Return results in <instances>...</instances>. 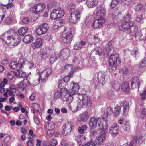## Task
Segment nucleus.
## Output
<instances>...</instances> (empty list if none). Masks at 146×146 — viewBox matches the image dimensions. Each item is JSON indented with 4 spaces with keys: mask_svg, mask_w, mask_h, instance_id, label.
I'll use <instances>...</instances> for the list:
<instances>
[{
    "mask_svg": "<svg viewBox=\"0 0 146 146\" xmlns=\"http://www.w3.org/2000/svg\"><path fill=\"white\" fill-rule=\"evenodd\" d=\"M77 98V106L73 102L68 103V106L72 111H75L81 108H86L91 106L92 103L90 99L85 94L80 95Z\"/></svg>",
    "mask_w": 146,
    "mask_h": 146,
    "instance_id": "nucleus-1",
    "label": "nucleus"
},
{
    "mask_svg": "<svg viewBox=\"0 0 146 146\" xmlns=\"http://www.w3.org/2000/svg\"><path fill=\"white\" fill-rule=\"evenodd\" d=\"M3 41L7 44L11 46L17 45L21 42L20 38L18 35L13 30H8L1 36Z\"/></svg>",
    "mask_w": 146,
    "mask_h": 146,
    "instance_id": "nucleus-2",
    "label": "nucleus"
},
{
    "mask_svg": "<svg viewBox=\"0 0 146 146\" xmlns=\"http://www.w3.org/2000/svg\"><path fill=\"white\" fill-rule=\"evenodd\" d=\"M106 120L103 117L96 118L95 117H92L90 119L89 125L91 128L98 127L99 129H101L104 127V125L106 124Z\"/></svg>",
    "mask_w": 146,
    "mask_h": 146,
    "instance_id": "nucleus-3",
    "label": "nucleus"
},
{
    "mask_svg": "<svg viewBox=\"0 0 146 146\" xmlns=\"http://www.w3.org/2000/svg\"><path fill=\"white\" fill-rule=\"evenodd\" d=\"M62 36L63 41L66 44L70 43L73 35L71 33V28L68 27H65L64 29V31L62 34Z\"/></svg>",
    "mask_w": 146,
    "mask_h": 146,
    "instance_id": "nucleus-4",
    "label": "nucleus"
},
{
    "mask_svg": "<svg viewBox=\"0 0 146 146\" xmlns=\"http://www.w3.org/2000/svg\"><path fill=\"white\" fill-rule=\"evenodd\" d=\"M74 128V124L71 121H68L62 127V134L64 136L69 135Z\"/></svg>",
    "mask_w": 146,
    "mask_h": 146,
    "instance_id": "nucleus-5",
    "label": "nucleus"
},
{
    "mask_svg": "<svg viewBox=\"0 0 146 146\" xmlns=\"http://www.w3.org/2000/svg\"><path fill=\"white\" fill-rule=\"evenodd\" d=\"M64 10L60 8L54 9L52 11L50 17L52 20L59 18L64 15Z\"/></svg>",
    "mask_w": 146,
    "mask_h": 146,
    "instance_id": "nucleus-6",
    "label": "nucleus"
},
{
    "mask_svg": "<svg viewBox=\"0 0 146 146\" xmlns=\"http://www.w3.org/2000/svg\"><path fill=\"white\" fill-rule=\"evenodd\" d=\"M112 51V49L109 48L107 50V52H108L109 54H111V52ZM109 62L110 64H114V65H119L120 63V61L119 54H115L114 55L111 54Z\"/></svg>",
    "mask_w": 146,
    "mask_h": 146,
    "instance_id": "nucleus-7",
    "label": "nucleus"
},
{
    "mask_svg": "<svg viewBox=\"0 0 146 146\" xmlns=\"http://www.w3.org/2000/svg\"><path fill=\"white\" fill-rule=\"evenodd\" d=\"M52 72V70L50 68H48L41 72L39 74V78L38 80L37 84L39 83L40 79L42 81L45 82Z\"/></svg>",
    "mask_w": 146,
    "mask_h": 146,
    "instance_id": "nucleus-8",
    "label": "nucleus"
},
{
    "mask_svg": "<svg viewBox=\"0 0 146 146\" xmlns=\"http://www.w3.org/2000/svg\"><path fill=\"white\" fill-rule=\"evenodd\" d=\"M80 11H73L69 17V21L70 23L76 24L80 20Z\"/></svg>",
    "mask_w": 146,
    "mask_h": 146,
    "instance_id": "nucleus-9",
    "label": "nucleus"
},
{
    "mask_svg": "<svg viewBox=\"0 0 146 146\" xmlns=\"http://www.w3.org/2000/svg\"><path fill=\"white\" fill-rule=\"evenodd\" d=\"M106 10L104 7L100 6L97 7L96 13V18L105 19L104 16Z\"/></svg>",
    "mask_w": 146,
    "mask_h": 146,
    "instance_id": "nucleus-10",
    "label": "nucleus"
},
{
    "mask_svg": "<svg viewBox=\"0 0 146 146\" xmlns=\"http://www.w3.org/2000/svg\"><path fill=\"white\" fill-rule=\"evenodd\" d=\"M48 26L47 24L43 23L40 25L36 29V32L37 35H41L46 33L48 29Z\"/></svg>",
    "mask_w": 146,
    "mask_h": 146,
    "instance_id": "nucleus-11",
    "label": "nucleus"
},
{
    "mask_svg": "<svg viewBox=\"0 0 146 146\" xmlns=\"http://www.w3.org/2000/svg\"><path fill=\"white\" fill-rule=\"evenodd\" d=\"M119 132V127L117 123H115L112 124L109 128V133L113 136H116Z\"/></svg>",
    "mask_w": 146,
    "mask_h": 146,
    "instance_id": "nucleus-12",
    "label": "nucleus"
},
{
    "mask_svg": "<svg viewBox=\"0 0 146 146\" xmlns=\"http://www.w3.org/2000/svg\"><path fill=\"white\" fill-rule=\"evenodd\" d=\"M67 93V89L66 88H62L57 91L54 94V98L55 100L60 98V97L64 98Z\"/></svg>",
    "mask_w": 146,
    "mask_h": 146,
    "instance_id": "nucleus-13",
    "label": "nucleus"
},
{
    "mask_svg": "<svg viewBox=\"0 0 146 146\" xmlns=\"http://www.w3.org/2000/svg\"><path fill=\"white\" fill-rule=\"evenodd\" d=\"M45 7V5L43 3H38L33 7V12L35 13H38L41 12Z\"/></svg>",
    "mask_w": 146,
    "mask_h": 146,
    "instance_id": "nucleus-14",
    "label": "nucleus"
},
{
    "mask_svg": "<svg viewBox=\"0 0 146 146\" xmlns=\"http://www.w3.org/2000/svg\"><path fill=\"white\" fill-rule=\"evenodd\" d=\"M134 24V23L132 21H126L121 25L119 29L124 31H129L130 27Z\"/></svg>",
    "mask_w": 146,
    "mask_h": 146,
    "instance_id": "nucleus-15",
    "label": "nucleus"
},
{
    "mask_svg": "<svg viewBox=\"0 0 146 146\" xmlns=\"http://www.w3.org/2000/svg\"><path fill=\"white\" fill-rule=\"evenodd\" d=\"M48 58V55L46 52L40 51L38 52L37 56L35 59L38 62H40L43 60H45Z\"/></svg>",
    "mask_w": 146,
    "mask_h": 146,
    "instance_id": "nucleus-16",
    "label": "nucleus"
},
{
    "mask_svg": "<svg viewBox=\"0 0 146 146\" xmlns=\"http://www.w3.org/2000/svg\"><path fill=\"white\" fill-rule=\"evenodd\" d=\"M105 19H96L94 21L92 25L93 27L95 29H98L102 27L103 24L105 22Z\"/></svg>",
    "mask_w": 146,
    "mask_h": 146,
    "instance_id": "nucleus-17",
    "label": "nucleus"
},
{
    "mask_svg": "<svg viewBox=\"0 0 146 146\" xmlns=\"http://www.w3.org/2000/svg\"><path fill=\"white\" fill-rule=\"evenodd\" d=\"M131 84L133 89L138 90L140 84L139 79L137 77H134L132 79Z\"/></svg>",
    "mask_w": 146,
    "mask_h": 146,
    "instance_id": "nucleus-18",
    "label": "nucleus"
},
{
    "mask_svg": "<svg viewBox=\"0 0 146 146\" xmlns=\"http://www.w3.org/2000/svg\"><path fill=\"white\" fill-rule=\"evenodd\" d=\"M87 40V42L90 44L96 43L98 41L97 37L95 35L91 34L88 36Z\"/></svg>",
    "mask_w": 146,
    "mask_h": 146,
    "instance_id": "nucleus-19",
    "label": "nucleus"
},
{
    "mask_svg": "<svg viewBox=\"0 0 146 146\" xmlns=\"http://www.w3.org/2000/svg\"><path fill=\"white\" fill-rule=\"evenodd\" d=\"M121 107H123V113H127L129 108V105L128 102L123 100L122 101L120 104Z\"/></svg>",
    "mask_w": 146,
    "mask_h": 146,
    "instance_id": "nucleus-20",
    "label": "nucleus"
},
{
    "mask_svg": "<svg viewBox=\"0 0 146 146\" xmlns=\"http://www.w3.org/2000/svg\"><path fill=\"white\" fill-rule=\"evenodd\" d=\"M42 44V40L41 38L36 39L35 42L31 44L32 46L34 49L38 48L41 46Z\"/></svg>",
    "mask_w": 146,
    "mask_h": 146,
    "instance_id": "nucleus-21",
    "label": "nucleus"
},
{
    "mask_svg": "<svg viewBox=\"0 0 146 146\" xmlns=\"http://www.w3.org/2000/svg\"><path fill=\"white\" fill-rule=\"evenodd\" d=\"M72 87L70 91V95H74L77 93L80 88L79 85L77 83L72 82Z\"/></svg>",
    "mask_w": 146,
    "mask_h": 146,
    "instance_id": "nucleus-22",
    "label": "nucleus"
},
{
    "mask_svg": "<svg viewBox=\"0 0 146 146\" xmlns=\"http://www.w3.org/2000/svg\"><path fill=\"white\" fill-rule=\"evenodd\" d=\"M72 95L74 96V95H70V92H68L67 90L66 94L64 98H63V100L66 101L67 103L68 102V103H70L73 100L74 97L72 96Z\"/></svg>",
    "mask_w": 146,
    "mask_h": 146,
    "instance_id": "nucleus-23",
    "label": "nucleus"
},
{
    "mask_svg": "<svg viewBox=\"0 0 146 146\" xmlns=\"http://www.w3.org/2000/svg\"><path fill=\"white\" fill-rule=\"evenodd\" d=\"M89 116L87 112L85 111L79 115L80 121H85L89 118Z\"/></svg>",
    "mask_w": 146,
    "mask_h": 146,
    "instance_id": "nucleus-24",
    "label": "nucleus"
},
{
    "mask_svg": "<svg viewBox=\"0 0 146 146\" xmlns=\"http://www.w3.org/2000/svg\"><path fill=\"white\" fill-rule=\"evenodd\" d=\"M98 3V0H87L86 4L89 8H91L96 5Z\"/></svg>",
    "mask_w": 146,
    "mask_h": 146,
    "instance_id": "nucleus-25",
    "label": "nucleus"
},
{
    "mask_svg": "<svg viewBox=\"0 0 146 146\" xmlns=\"http://www.w3.org/2000/svg\"><path fill=\"white\" fill-rule=\"evenodd\" d=\"M104 125V126L103 128L99 129H100L101 130L100 135H104V137L106 138V133L107 131V128L108 126L107 120H106V124Z\"/></svg>",
    "mask_w": 146,
    "mask_h": 146,
    "instance_id": "nucleus-26",
    "label": "nucleus"
},
{
    "mask_svg": "<svg viewBox=\"0 0 146 146\" xmlns=\"http://www.w3.org/2000/svg\"><path fill=\"white\" fill-rule=\"evenodd\" d=\"M33 39L34 38L31 35H27L25 36L23 41L26 43H29L32 41Z\"/></svg>",
    "mask_w": 146,
    "mask_h": 146,
    "instance_id": "nucleus-27",
    "label": "nucleus"
},
{
    "mask_svg": "<svg viewBox=\"0 0 146 146\" xmlns=\"http://www.w3.org/2000/svg\"><path fill=\"white\" fill-rule=\"evenodd\" d=\"M105 75L101 73L98 75V81L101 83L103 84L106 82Z\"/></svg>",
    "mask_w": 146,
    "mask_h": 146,
    "instance_id": "nucleus-28",
    "label": "nucleus"
},
{
    "mask_svg": "<svg viewBox=\"0 0 146 146\" xmlns=\"http://www.w3.org/2000/svg\"><path fill=\"white\" fill-rule=\"evenodd\" d=\"M104 135H99L96 138L95 143L96 144L100 145L103 143V141L105 139Z\"/></svg>",
    "mask_w": 146,
    "mask_h": 146,
    "instance_id": "nucleus-29",
    "label": "nucleus"
},
{
    "mask_svg": "<svg viewBox=\"0 0 146 146\" xmlns=\"http://www.w3.org/2000/svg\"><path fill=\"white\" fill-rule=\"evenodd\" d=\"M7 83V80L6 79L4 78L3 81H2L0 84V92L1 93H3L5 91L4 86Z\"/></svg>",
    "mask_w": 146,
    "mask_h": 146,
    "instance_id": "nucleus-30",
    "label": "nucleus"
},
{
    "mask_svg": "<svg viewBox=\"0 0 146 146\" xmlns=\"http://www.w3.org/2000/svg\"><path fill=\"white\" fill-rule=\"evenodd\" d=\"M27 62L28 61L25 59L23 58L20 59L18 61L19 69H21V67L26 66Z\"/></svg>",
    "mask_w": 146,
    "mask_h": 146,
    "instance_id": "nucleus-31",
    "label": "nucleus"
},
{
    "mask_svg": "<svg viewBox=\"0 0 146 146\" xmlns=\"http://www.w3.org/2000/svg\"><path fill=\"white\" fill-rule=\"evenodd\" d=\"M101 54V53L98 49H94L91 51L90 57L91 58L94 59L95 58L96 55L98 54L99 55H100Z\"/></svg>",
    "mask_w": 146,
    "mask_h": 146,
    "instance_id": "nucleus-32",
    "label": "nucleus"
},
{
    "mask_svg": "<svg viewBox=\"0 0 146 146\" xmlns=\"http://www.w3.org/2000/svg\"><path fill=\"white\" fill-rule=\"evenodd\" d=\"M28 28L27 27H23L20 28L18 30V33L21 36H23L28 31Z\"/></svg>",
    "mask_w": 146,
    "mask_h": 146,
    "instance_id": "nucleus-33",
    "label": "nucleus"
},
{
    "mask_svg": "<svg viewBox=\"0 0 146 146\" xmlns=\"http://www.w3.org/2000/svg\"><path fill=\"white\" fill-rule=\"evenodd\" d=\"M0 5L3 7L6 6L7 9L10 8L13 6L12 4L7 3L4 0H0Z\"/></svg>",
    "mask_w": 146,
    "mask_h": 146,
    "instance_id": "nucleus-34",
    "label": "nucleus"
},
{
    "mask_svg": "<svg viewBox=\"0 0 146 146\" xmlns=\"http://www.w3.org/2000/svg\"><path fill=\"white\" fill-rule=\"evenodd\" d=\"M55 124L53 123H46L45 127L46 130L54 129Z\"/></svg>",
    "mask_w": 146,
    "mask_h": 146,
    "instance_id": "nucleus-35",
    "label": "nucleus"
},
{
    "mask_svg": "<svg viewBox=\"0 0 146 146\" xmlns=\"http://www.w3.org/2000/svg\"><path fill=\"white\" fill-rule=\"evenodd\" d=\"M111 86L113 88L116 90H119L120 86L119 84L116 81L112 82L111 84Z\"/></svg>",
    "mask_w": 146,
    "mask_h": 146,
    "instance_id": "nucleus-36",
    "label": "nucleus"
},
{
    "mask_svg": "<svg viewBox=\"0 0 146 146\" xmlns=\"http://www.w3.org/2000/svg\"><path fill=\"white\" fill-rule=\"evenodd\" d=\"M70 50L67 48H64L62 51V55L64 57H68L70 54Z\"/></svg>",
    "mask_w": 146,
    "mask_h": 146,
    "instance_id": "nucleus-37",
    "label": "nucleus"
},
{
    "mask_svg": "<svg viewBox=\"0 0 146 146\" xmlns=\"http://www.w3.org/2000/svg\"><path fill=\"white\" fill-rule=\"evenodd\" d=\"M109 70L111 73L113 72L117 69V66L119 65H114V64H110L109 63Z\"/></svg>",
    "mask_w": 146,
    "mask_h": 146,
    "instance_id": "nucleus-38",
    "label": "nucleus"
},
{
    "mask_svg": "<svg viewBox=\"0 0 146 146\" xmlns=\"http://www.w3.org/2000/svg\"><path fill=\"white\" fill-rule=\"evenodd\" d=\"M121 88L124 91H126L129 89V83L128 82H125L122 85Z\"/></svg>",
    "mask_w": 146,
    "mask_h": 146,
    "instance_id": "nucleus-39",
    "label": "nucleus"
},
{
    "mask_svg": "<svg viewBox=\"0 0 146 146\" xmlns=\"http://www.w3.org/2000/svg\"><path fill=\"white\" fill-rule=\"evenodd\" d=\"M74 72V71H71L70 73V74L68 75H67L64 77L63 80L66 83L68 82L70 78L72 77V76Z\"/></svg>",
    "mask_w": 146,
    "mask_h": 146,
    "instance_id": "nucleus-40",
    "label": "nucleus"
},
{
    "mask_svg": "<svg viewBox=\"0 0 146 146\" xmlns=\"http://www.w3.org/2000/svg\"><path fill=\"white\" fill-rule=\"evenodd\" d=\"M58 57V55H57L56 56L55 55H52L50 59V63L51 64H52L57 59Z\"/></svg>",
    "mask_w": 146,
    "mask_h": 146,
    "instance_id": "nucleus-41",
    "label": "nucleus"
},
{
    "mask_svg": "<svg viewBox=\"0 0 146 146\" xmlns=\"http://www.w3.org/2000/svg\"><path fill=\"white\" fill-rule=\"evenodd\" d=\"M145 66H146V57H145L143 60L141 61L138 66L139 68H142Z\"/></svg>",
    "mask_w": 146,
    "mask_h": 146,
    "instance_id": "nucleus-42",
    "label": "nucleus"
},
{
    "mask_svg": "<svg viewBox=\"0 0 146 146\" xmlns=\"http://www.w3.org/2000/svg\"><path fill=\"white\" fill-rule=\"evenodd\" d=\"M114 113L115 116L117 117L119 116L120 113V108L119 106H117L114 108Z\"/></svg>",
    "mask_w": 146,
    "mask_h": 146,
    "instance_id": "nucleus-43",
    "label": "nucleus"
},
{
    "mask_svg": "<svg viewBox=\"0 0 146 146\" xmlns=\"http://www.w3.org/2000/svg\"><path fill=\"white\" fill-rule=\"evenodd\" d=\"M134 37L137 40H141L142 39V34L141 32H137L134 35Z\"/></svg>",
    "mask_w": 146,
    "mask_h": 146,
    "instance_id": "nucleus-44",
    "label": "nucleus"
},
{
    "mask_svg": "<svg viewBox=\"0 0 146 146\" xmlns=\"http://www.w3.org/2000/svg\"><path fill=\"white\" fill-rule=\"evenodd\" d=\"M9 89H6V91L9 94L11 92H15L16 91V89L15 87L13 86H11L9 88Z\"/></svg>",
    "mask_w": 146,
    "mask_h": 146,
    "instance_id": "nucleus-45",
    "label": "nucleus"
},
{
    "mask_svg": "<svg viewBox=\"0 0 146 146\" xmlns=\"http://www.w3.org/2000/svg\"><path fill=\"white\" fill-rule=\"evenodd\" d=\"M120 0H113L111 3L110 6L111 8H113L117 4Z\"/></svg>",
    "mask_w": 146,
    "mask_h": 146,
    "instance_id": "nucleus-46",
    "label": "nucleus"
},
{
    "mask_svg": "<svg viewBox=\"0 0 146 146\" xmlns=\"http://www.w3.org/2000/svg\"><path fill=\"white\" fill-rule=\"evenodd\" d=\"M18 64L17 62L12 61L9 64L10 67L13 69H15L17 67Z\"/></svg>",
    "mask_w": 146,
    "mask_h": 146,
    "instance_id": "nucleus-47",
    "label": "nucleus"
},
{
    "mask_svg": "<svg viewBox=\"0 0 146 146\" xmlns=\"http://www.w3.org/2000/svg\"><path fill=\"white\" fill-rule=\"evenodd\" d=\"M47 131V134L49 136H52L54 135L55 132L54 129H49Z\"/></svg>",
    "mask_w": 146,
    "mask_h": 146,
    "instance_id": "nucleus-48",
    "label": "nucleus"
},
{
    "mask_svg": "<svg viewBox=\"0 0 146 146\" xmlns=\"http://www.w3.org/2000/svg\"><path fill=\"white\" fill-rule=\"evenodd\" d=\"M137 29V27L136 26L134 25V24L130 27L129 31L130 33L136 31Z\"/></svg>",
    "mask_w": 146,
    "mask_h": 146,
    "instance_id": "nucleus-49",
    "label": "nucleus"
},
{
    "mask_svg": "<svg viewBox=\"0 0 146 146\" xmlns=\"http://www.w3.org/2000/svg\"><path fill=\"white\" fill-rule=\"evenodd\" d=\"M132 0H122V3L123 5H128L131 3Z\"/></svg>",
    "mask_w": 146,
    "mask_h": 146,
    "instance_id": "nucleus-50",
    "label": "nucleus"
},
{
    "mask_svg": "<svg viewBox=\"0 0 146 146\" xmlns=\"http://www.w3.org/2000/svg\"><path fill=\"white\" fill-rule=\"evenodd\" d=\"M82 48V46L79 42L77 43L74 44V48L76 50H79Z\"/></svg>",
    "mask_w": 146,
    "mask_h": 146,
    "instance_id": "nucleus-51",
    "label": "nucleus"
},
{
    "mask_svg": "<svg viewBox=\"0 0 146 146\" xmlns=\"http://www.w3.org/2000/svg\"><path fill=\"white\" fill-rule=\"evenodd\" d=\"M123 128L125 130L127 131H129L130 129V126L129 123H125Z\"/></svg>",
    "mask_w": 146,
    "mask_h": 146,
    "instance_id": "nucleus-52",
    "label": "nucleus"
},
{
    "mask_svg": "<svg viewBox=\"0 0 146 146\" xmlns=\"http://www.w3.org/2000/svg\"><path fill=\"white\" fill-rule=\"evenodd\" d=\"M51 146H56L58 144L56 140L54 138L52 139L50 141Z\"/></svg>",
    "mask_w": 146,
    "mask_h": 146,
    "instance_id": "nucleus-53",
    "label": "nucleus"
},
{
    "mask_svg": "<svg viewBox=\"0 0 146 146\" xmlns=\"http://www.w3.org/2000/svg\"><path fill=\"white\" fill-rule=\"evenodd\" d=\"M141 6H142L141 4H139L136 5L134 7L135 10V11H137L142 10Z\"/></svg>",
    "mask_w": 146,
    "mask_h": 146,
    "instance_id": "nucleus-54",
    "label": "nucleus"
},
{
    "mask_svg": "<svg viewBox=\"0 0 146 146\" xmlns=\"http://www.w3.org/2000/svg\"><path fill=\"white\" fill-rule=\"evenodd\" d=\"M82 146H96L94 142L90 141L82 145Z\"/></svg>",
    "mask_w": 146,
    "mask_h": 146,
    "instance_id": "nucleus-55",
    "label": "nucleus"
},
{
    "mask_svg": "<svg viewBox=\"0 0 146 146\" xmlns=\"http://www.w3.org/2000/svg\"><path fill=\"white\" fill-rule=\"evenodd\" d=\"M65 68L69 70H72V71H74V67L72 64H68L66 65L65 66Z\"/></svg>",
    "mask_w": 146,
    "mask_h": 146,
    "instance_id": "nucleus-56",
    "label": "nucleus"
},
{
    "mask_svg": "<svg viewBox=\"0 0 146 146\" xmlns=\"http://www.w3.org/2000/svg\"><path fill=\"white\" fill-rule=\"evenodd\" d=\"M85 136L83 135H80L79 136V137H77L78 141L79 142L81 141V142H83L84 140L85 139Z\"/></svg>",
    "mask_w": 146,
    "mask_h": 146,
    "instance_id": "nucleus-57",
    "label": "nucleus"
},
{
    "mask_svg": "<svg viewBox=\"0 0 146 146\" xmlns=\"http://www.w3.org/2000/svg\"><path fill=\"white\" fill-rule=\"evenodd\" d=\"M34 109L37 112H39V110L40 109V105L38 104L35 103L34 104Z\"/></svg>",
    "mask_w": 146,
    "mask_h": 146,
    "instance_id": "nucleus-58",
    "label": "nucleus"
},
{
    "mask_svg": "<svg viewBox=\"0 0 146 146\" xmlns=\"http://www.w3.org/2000/svg\"><path fill=\"white\" fill-rule=\"evenodd\" d=\"M131 17V15L128 13H127L126 15L124 16L123 19L124 20L126 21H129H129H131L130 20H129Z\"/></svg>",
    "mask_w": 146,
    "mask_h": 146,
    "instance_id": "nucleus-59",
    "label": "nucleus"
},
{
    "mask_svg": "<svg viewBox=\"0 0 146 146\" xmlns=\"http://www.w3.org/2000/svg\"><path fill=\"white\" fill-rule=\"evenodd\" d=\"M141 98L142 100H144L146 98V88L143 93H140Z\"/></svg>",
    "mask_w": 146,
    "mask_h": 146,
    "instance_id": "nucleus-60",
    "label": "nucleus"
},
{
    "mask_svg": "<svg viewBox=\"0 0 146 146\" xmlns=\"http://www.w3.org/2000/svg\"><path fill=\"white\" fill-rule=\"evenodd\" d=\"M75 4L74 3H70L68 6V8L72 9V12L75 11Z\"/></svg>",
    "mask_w": 146,
    "mask_h": 146,
    "instance_id": "nucleus-61",
    "label": "nucleus"
},
{
    "mask_svg": "<svg viewBox=\"0 0 146 146\" xmlns=\"http://www.w3.org/2000/svg\"><path fill=\"white\" fill-rule=\"evenodd\" d=\"M5 23L9 24L12 22L13 20L10 17H7L5 18Z\"/></svg>",
    "mask_w": 146,
    "mask_h": 146,
    "instance_id": "nucleus-62",
    "label": "nucleus"
},
{
    "mask_svg": "<svg viewBox=\"0 0 146 146\" xmlns=\"http://www.w3.org/2000/svg\"><path fill=\"white\" fill-rule=\"evenodd\" d=\"M33 139L32 138H30L27 143L28 146H33Z\"/></svg>",
    "mask_w": 146,
    "mask_h": 146,
    "instance_id": "nucleus-63",
    "label": "nucleus"
},
{
    "mask_svg": "<svg viewBox=\"0 0 146 146\" xmlns=\"http://www.w3.org/2000/svg\"><path fill=\"white\" fill-rule=\"evenodd\" d=\"M106 113L108 115H110L112 114L113 112V111L111 107H108L106 110Z\"/></svg>",
    "mask_w": 146,
    "mask_h": 146,
    "instance_id": "nucleus-64",
    "label": "nucleus"
}]
</instances>
